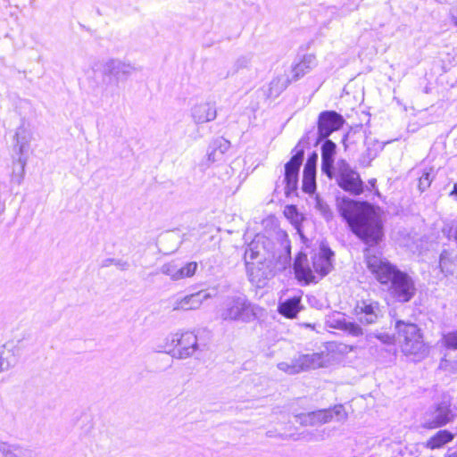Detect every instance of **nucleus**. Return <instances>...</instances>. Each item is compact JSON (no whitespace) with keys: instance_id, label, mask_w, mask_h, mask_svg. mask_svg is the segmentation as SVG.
<instances>
[{"instance_id":"obj_25","label":"nucleus","mask_w":457,"mask_h":457,"mask_svg":"<svg viewBox=\"0 0 457 457\" xmlns=\"http://www.w3.org/2000/svg\"><path fill=\"white\" fill-rule=\"evenodd\" d=\"M266 237L263 235L257 234L254 238L249 243L247 249L245 253V263L248 264V259L250 261L255 260L260 253V246L261 245L264 247V242Z\"/></svg>"},{"instance_id":"obj_2","label":"nucleus","mask_w":457,"mask_h":457,"mask_svg":"<svg viewBox=\"0 0 457 457\" xmlns=\"http://www.w3.org/2000/svg\"><path fill=\"white\" fill-rule=\"evenodd\" d=\"M364 250L367 268L378 282L387 298L395 303H410L417 295V281L412 273L401 270L386 258Z\"/></svg>"},{"instance_id":"obj_9","label":"nucleus","mask_w":457,"mask_h":457,"mask_svg":"<svg viewBox=\"0 0 457 457\" xmlns=\"http://www.w3.org/2000/svg\"><path fill=\"white\" fill-rule=\"evenodd\" d=\"M295 418L296 421L302 426H318L333 420L345 421L347 419V413L342 404H336L327 409L300 413Z\"/></svg>"},{"instance_id":"obj_26","label":"nucleus","mask_w":457,"mask_h":457,"mask_svg":"<svg viewBox=\"0 0 457 457\" xmlns=\"http://www.w3.org/2000/svg\"><path fill=\"white\" fill-rule=\"evenodd\" d=\"M366 139L365 128L362 125H358L351 128L350 130L343 136L341 143H346L347 141L350 143H357L360 141H365Z\"/></svg>"},{"instance_id":"obj_39","label":"nucleus","mask_w":457,"mask_h":457,"mask_svg":"<svg viewBox=\"0 0 457 457\" xmlns=\"http://www.w3.org/2000/svg\"><path fill=\"white\" fill-rule=\"evenodd\" d=\"M162 272L165 275L170 276L172 280H179V278H177V276L179 275V266L174 262L166 263L162 265Z\"/></svg>"},{"instance_id":"obj_35","label":"nucleus","mask_w":457,"mask_h":457,"mask_svg":"<svg viewBox=\"0 0 457 457\" xmlns=\"http://www.w3.org/2000/svg\"><path fill=\"white\" fill-rule=\"evenodd\" d=\"M442 343L446 349L457 350V330L444 334L442 337Z\"/></svg>"},{"instance_id":"obj_44","label":"nucleus","mask_w":457,"mask_h":457,"mask_svg":"<svg viewBox=\"0 0 457 457\" xmlns=\"http://www.w3.org/2000/svg\"><path fill=\"white\" fill-rule=\"evenodd\" d=\"M375 337L386 345H395V342H397L396 333L394 335H390L388 333H377L375 334Z\"/></svg>"},{"instance_id":"obj_20","label":"nucleus","mask_w":457,"mask_h":457,"mask_svg":"<svg viewBox=\"0 0 457 457\" xmlns=\"http://www.w3.org/2000/svg\"><path fill=\"white\" fill-rule=\"evenodd\" d=\"M303 309L300 296H293L280 302L278 306V312L280 315L287 319L296 318L298 312Z\"/></svg>"},{"instance_id":"obj_6","label":"nucleus","mask_w":457,"mask_h":457,"mask_svg":"<svg viewBox=\"0 0 457 457\" xmlns=\"http://www.w3.org/2000/svg\"><path fill=\"white\" fill-rule=\"evenodd\" d=\"M135 71L136 68L129 62L113 58L103 60L99 63L102 87L105 91L118 88L120 82L127 79Z\"/></svg>"},{"instance_id":"obj_42","label":"nucleus","mask_w":457,"mask_h":457,"mask_svg":"<svg viewBox=\"0 0 457 457\" xmlns=\"http://www.w3.org/2000/svg\"><path fill=\"white\" fill-rule=\"evenodd\" d=\"M438 369L450 373H455L457 372V361H451L445 356L440 360Z\"/></svg>"},{"instance_id":"obj_22","label":"nucleus","mask_w":457,"mask_h":457,"mask_svg":"<svg viewBox=\"0 0 457 457\" xmlns=\"http://www.w3.org/2000/svg\"><path fill=\"white\" fill-rule=\"evenodd\" d=\"M285 214L291 220V222L299 234L301 240L305 244L308 241V238L303 234L302 228L303 215L298 212L297 207L295 205H287L286 207Z\"/></svg>"},{"instance_id":"obj_38","label":"nucleus","mask_w":457,"mask_h":457,"mask_svg":"<svg viewBox=\"0 0 457 457\" xmlns=\"http://www.w3.org/2000/svg\"><path fill=\"white\" fill-rule=\"evenodd\" d=\"M287 86V81H281L279 79H273L270 84V96H278L282 92Z\"/></svg>"},{"instance_id":"obj_37","label":"nucleus","mask_w":457,"mask_h":457,"mask_svg":"<svg viewBox=\"0 0 457 457\" xmlns=\"http://www.w3.org/2000/svg\"><path fill=\"white\" fill-rule=\"evenodd\" d=\"M112 264L116 265L121 270H127L129 267V264L127 261H123L121 259H114V258H106V259L103 260L100 266H101V268H106Z\"/></svg>"},{"instance_id":"obj_40","label":"nucleus","mask_w":457,"mask_h":457,"mask_svg":"<svg viewBox=\"0 0 457 457\" xmlns=\"http://www.w3.org/2000/svg\"><path fill=\"white\" fill-rule=\"evenodd\" d=\"M293 155L290 158V164L302 165L304 157V149L300 147V145H296L292 151Z\"/></svg>"},{"instance_id":"obj_17","label":"nucleus","mask_w":457,"mask_h":457,"mask_svg":"<svg viewBox=\"0 0 457 457\" xmlns=\"http://www.w3.org/2000/svg\"><path fill=\"white\" fill-rule=\"evenodd\" d=\"M323 354L313 353L312 354H302L295 360L290 373H298L310 369H316L321 366Z\"/></svg>"},{"instance_id":"obj_57","label":"nucleus","mask_w":457,"mask_h":457,"mask_svg":"<svg viewBox=\"0 0 457 457\" xmlns=\"http://www.w3.org/2000/svg\"><path fill=\"white\" fill-rule=\"evenodd\" d=\"M384 145H380V147H379V148H380V151H381V150H383Z\"/></svg>"},{"instance_id":"obj_13","label":"nucleus","mask_w":457,"mask_h":457,"mask_svg":"<svg viewBox=\"0 0 457 457\" xmlns=\"http://www.w3.org/2000/svg\"><path fill=\"white\" fill-rule=\"evenodd\" d=\"M428 416L429 417L427 420L428 426L429 428H439L453 420L455 414L451 409L450 402L442 401L431 407Z\"/></svg>"},{"instance_id":"obj_5","label":"nucleus","mask_w":457,"mask_h":457,"mask_svg":"<svg viewBox=\"0 0 457 457\" xmlns=\"http://www.w3.org/2000/svg\"><path fill=\"white\" fill-rule=\"evenodd\" d=\"M207 349V342L193 331L183 333L170 334L166 337V345L158 349V352H163L170 354L177 359H186L191 357L195 352H204Z\"/></svg>"},{"instance_id":"obj_8","label":"nucleus","mask_w":457,"mask_h":457,"mask_svg":"<svg viewBox=\"0 0 457 457\" xmlns=\"http://www.w3.org/2000/svg\"><path fill=\"white\" fill-rule=\"evenodd\" d=\"M334 178L337 186L352 195H360L368 189L359 172L344 159L337 162V171Z\"/></svg>"},{"instance_id":"obj_12","label":"nucleus","mask_w":457,"mask_h":457,"mask_svg":"<svg viewBox=\"0 0 457 457\" xmlns=\"http://www.w3.org/2000/svg\"><path fill=\"white\" fill-rule=\"evenodd\" d=\"M335 253L326 240L320 244L319 253L312 257V268L320 277L327 276L334 269Z\"/></svg>"},{"instance_id":"obj_41","label":"nucleus","mask_w":457,"mask_h":457,"mask_svg":"<svg viewBox=\"0 0 457 457\" xmlns=\"http://www.w3.org/2000/svg\"><path fill=\"white\" fill-rule=\"evenodd\" d=\"M278 239L279 240L280 246L284 251L282 253L291 255V241L288 235L282 231L278 235Z\"/></svg>"},{"instance_id":"obj_29","label":"nucleus","mask_w":457,"mask_h":457,"mask_svg":"<svg viewBox=\"0 0 457 457\" xmlns=\"http://www.w3.org/2000/svg\"><path fill=\"white\" fill-rule=\"evenodd\" d=\"M315 208L327 221L333 219V212L329 205L318 195L315 197Z\"/></svg>"},{"instance_id":"obj_21","label":"nucleus","mask_w":457,"mask_h":457,"mask_svg":"<svg viewBox=\"0 0 457 457\" xmlns=\"http://www.w3.org/2000/svg\"><path fill=\"white\" fill-rule=\"evenodd\" d=\"M317 65V58L312 54L303 55L302 60L296 63L293 69V79L297 80L298 79L304 76L310 71H312Z\"/></svg>"},{"instance_id":"obj_18","label":"nucleus","mask_w":457,"mask_h":457,"mask_svg":"<svg viewBox=\"0 0 457 457\" xmlns=\"http://www.w3.org/2000/svg\"><path fill=\"white\" fill-rule=\"evenodd\" d=\"M337 145H321V172L329 179L337 174L335 171V155Z\"/></svg>"},{"instance_id":"obj_54","label":"nucleus","mask_w":457,"mask_h":457,"mask_svg":"<svg viewBox=\"0 0 457 457\" xmlns=\"http://www.w3.org/2000/svg\"><path fill=\"white\" fill-rule=\"evenodd\" d=\"M451 21L453 24L457 27V15L451 14Z\"/></svg>"},{"instance_id":"obj_36","label":"nucleus","mask_w":457,"mask_h":457,"mask_svg":"<svg viewBox=\"0 0 457 457\" xmlns=\"http://www.w3.org/2000/svg\"><path fill=\"white\" fill-rule=\"evenodd\" d=\"M345 317L344 313L337 312L332 316L329 317L327 323L330 328L343 330L345 323Z\"/></svg>"},{"instance_id":"obj_48","label":"nucleus","mask_w":457,"mask_h":457,"mask_svg":"<svg viewBox=\"0 0 457 457\" xmlns=\"http://www.w3.org/2000/svg\"><path fill=\"white\" fill-rule=\"evenodd\" d=\"M0 457H15V455L11 453V445L0 441Z\"/></svg>"},{"instance_id":"obj_27","label":"nucleus","mask_w":457,"mask_h":457,"mask_svg":"<svg viewBox=\"0 0 457 457\" xmlns=\"http://www.w3.org/2000/svg\"><path fill=\"white\" fill-rule=\"evenodd\" d=\"M16 363V357L11 349H7L6 345L0 347V372L8 370Z\"/></svg>"},{"instance_id":"obj_52","label":"nucleus","mask_w":457,"mask_h":457,"mask_svg":"<svg viewBox=\"0 0 457 457\" xmlns=\"http://www.w3.org/2000/svg\"><path fill=\"white\" fill-rule=\"evenodd\" d=\"M445 457H457V451L451 452V450H448V452L445 454Z\"/></svg>"},{"instance_id":"obj_28","label":"nucleus","mask_w":457,"mask_h":457,"mask_svg":"<svg viewBox=\"0 0 457 457\" xmlns=\"http://www.w3.org/2000/svg\"><path fill=\"white\" fill-rule=\"evenodd\" d=\"M436 178V171L433 167L424 169L419 179L418 187L420 192L426 191Z\"/></svg>"},{"instance_id":"obj_31","label":"nucleus","mask_w":457,"mask_h":457,"mask_svg":"<svg viewBox=\"0 0 457 457\" xmlns=\"http://www.w3.org/2000/svg\"><path fill=\"white\" fill-rule=\"evenodd\" d=\"M298 179H299V176H295V177L284 176V183L286 184L285 195L287 197H291L292 195H297Z\"/></svg>"},{"instance_id":"obj_49","label":"nucleus","mask_w":457,"mask_h":457,"mask_svg":"<svg viewBox=\"0 0 457 457\" xmlns=\"http://www.w3.org/2000/svg\"><path fill=\"white\" fill-rule=\"evenodd\" d=\"M249 63H250V59L247 57H245V56L238 58L236 62V64L238 68L247 67Z\"/></svg>"},{"instance_id":"obj_34","label":"nucleus","mask_w":457,"mask_h":457,"mask_svg":"<svg viewBox=\"0 0 457 457\" xmlns=\"http://www.w3.org/2000/svg\"><path fill=\"white\" fill-rule=\"evenodd\" d=\"M318 162V154L314 151L308 155L303 167V174L316 175V167Z\"/></svg>"},{"instance_id":"obj_19","label":"nucleus","mask_w":457,"mask_h":457,"mask_svg":"<svg viewBox=\"0 0 457 457\" xmlns=\"http://www.w3.org/2000/svg\"><path fill=\"white\" fill-rule=\"evenodd\" d=\"M210 297L211 295L205 290H200L177 301L173 310H195L200 307L204 300Z\"/></svg>"},{"instance_id":"obj_45","label":"nucleus","mask_w":457,"mask_h":457,"mask_svg":"<svg viewBox=\"0 0 457 457\" xmlns=\"http://www.w3.org/2000/svg\"><path fill=\"white\" fill-rule=\"evenodd\" d=\"M376 153H373L370 148H367L366 152L361 155L359 162L361 166L367 167L370 164V162L376 158Z\"/></svg>"},{"instance_id":"obj_46","label":"nucleus","mask_w":457,"mask_h":457,"mask_svg":"<svg viewBox=\"0 0 457 457\" xmlns=\"http://www.w3.org/2000/svg\"><path fill=\"white\" fill-rule=\"evenodd\" d=\"M11 453L14 454L15 457H35L31 450L22 449L17 445H11Z\"/></svg>"},{"instance_id":"obj_56","label":"nucleus","mask_w":457,"mask_h":457,"mask_svg":"<svg viewBox=\"0 0 457 457\" xmlns=\"http://www.w3.org/2000/svg\"><path fill=\"white\" fill-rule=\"evenodd\" d=\"M375 194H376L377 195H380V193H379V191H378V189H376Z\"/></svg>"},{"instance_id":"obj_43","label":"nucleus","mask_w":457,"mask_h":457,"mask_svg":"<svg viewBox=\"0 0 457 457\" xmlns=\"http://www.w3.org/2000/svg\"><path fill=\"white\" fill-rule=\"evenodd\" d=\"M276 263L278 266L279 270H285L287 268L293 266L292 256L288 254L279 253V255L277 257Z\"/></svg>"},{"instance_id":"obj_33","label":"nucleus","mask_w":457,"mask_h":457,"mask_svg":"<svg viewBox=\"0 0 457 457\" xmlns=\"http://www.w3.org/2000/svg\"><path fill=\"white\" fill-rule=\"evenodd\" d=\"M361 324L356 321L345 320L343 331L353 337H360L363 335V329L361 327Z\"/></svg>"},{"instance_id":"obj_11","label":"nucleus","mask_w":457,"mask_h":457,"mask_svg":"<svg viewBox=\"0 0 457 457\" xmlns=\"http://www.w3.org/2000/svg\"><path fill=\"white\" fill-rule=\"evenodd\" d=\"M30 145H13L12 150V172L11 175V182L21 185L24 179L25 166L28 158L31 154Z\"/></svg>"},{"instance_id":"obj_7","label":"nucleus","mask_w":457,"mask_h":457,"mask_svg":"<svg viewBox=\"0 0 457 457\" xmlns=\"http://www.w3.org/2000/svg\"><path fill=\"white\" fill-rule=\"evenodd\" d=\"M345 123L342 115L335 111H325L320 113L318 129L306 134L308 143H334L328 137L337 131Z\"/></svg>"},{"instance_id":"obj_10","label":"nucleus","mask_w":457,"mask_h":457,"mask_svg":"<svg viewBox=\"0 0 457 457\" xmlns=\"http://www.w3.org/2000/svg\"><path fill=\"white\" fill-rule=\"evenodd\" d=\"M353 314L360 324L363 326L374 325L383 318L384 306L373 298L361 297L355 301Z\"/></svg>"},{"instance_id":"obj_14","label":"nucleus","mask_w":457,"mask_h":457,"mask_svg":"<svg viewBox=\"0 0 457 457\" xmlns=\"http://www.w3.org/2000/svg\"><path fill=\"white\" fill-rule=\"evenodd\" d=\"M190 117L195 124H204L212 121L217 117L215 104L210 102H200L190 108Z\"/></svg>"},{"instance_id":"obj_23","label":"nucleus","mask_w":457,"mask_h":457,"mask_svg":"<svg viewBox=\"0 0 457 457\" xmlns=\"http://www.w3.org/2000/svg\"><path fill=\"white\" fill-rule=\"evenodd\" d=\"M453 434L446 429L437 431L426 443V446L429 449H437L443 447L445 444L451 442Z\"/></svg>"},{"instance_id":"obj_50","label":"nucleus","mask_w":457,"mask_h":457,"mask_svg":"<svg viewBox=\"0 0 457 457\" xmlns=\"http://www.w3.org/2000/svg\"><path fill=\"white\" fill-rule=\"evenodd\" d=\"M24 132L23 128L19 129L18 132L16 133L17 137V143H21V141L26 140V137L24 136H21V134Z\"/></svg>"},{"instance_id":"obj_15","label":"nucleus","mask_w":457,"mask_h":457,"mask_svg":"<svg viewBox=\"0 0 457 457\" xmlns=\"http://www.w3.org/2000/svg\"><path fill=\"white\" fill-rule=\"evenodd\" d=\"M293 270L295 278L304 284L314 282V275L308 264L307 253L301 250L294 259Z\"/></svg>"},{"instance_id":"obj_4","label":"nucleus","mask_w":457,"mask_h":457,"mask_svg":"<svg viewBox=\"0 0 457 457\" xmlns=\"http://www.w3.org/2000/svg\"><path fill=\"white\" fill-rule=\"evenodd\" d=\"M395 329L397 342L404 355L412 357L413 361H421L428 356V347L423 341L420 328L415 323L396 320Z\"/></svg>"},{"instance_id":"obj_30","label":"nucleus","mask_w":457,"mask_h":457,"mask_svg":"<svg viewBox=\"0 0 457 457\" xmlns=\"http://www.w3.org/2000/svg\"><path fill=\"white\" fill-rule=\"evenodd\" d=\"M198 269V263L196 262H188L183 266L179 267V280L193 277Z\"/></svg>"},{"instance_id":"obj_53","label":"nucleus","mask_w":457,"mask_h":457,"mask_svg":"<svg viewBox=\"0 0 457 457\" xmlns=\"http://www.w3.org/2000/svg\"><path fill=\"white\" fill-rule=\"evenodd\" d=\"M368 183L372 188L376 187L377 179H370L368 180Z\"/></svg>"},{"instance_id":"obj_24","label":"nucleus","mask_w":457,"mask_h":457,"mask_svg":"<svg viewBox=\"0 0 457 457\" xmlns=\"http://www.w3.org/2000/svg\"><path fill=\"white\" fill-rule=\"evenodd\" d=\"M229 145H219L218 147H215L211 151L208 150L206 154V158L203 160L199 164L201 170H205L211 165V163L219 161L222 157L224 153L228 151Z\"/></svg>"},{"instance_id":"obj_51","label":"nucleus","mask_w":457,"mask_h":457,"mask_svg":"<svg viewBox=\"0 0 457 457\" xmlns=\"http://www.w3.org/2000/svg\"><path fill=\"white\" fill-rule=\"evenodd\" d=\"M449 195L457 202V182L453 184V187L449 193Z\"/></svg>"},{"instance_id":"obj_55","label":"nucleus","mask_w":457,"mask_h":457,"mask_svg":"<svg viewBox=\"0 0 457 457\" xmlns=\"http://www.w3.org/2000/svg\"><path fill=\"white\" fill-rule=\"evenodd\" d=\"M284 364H285V363H283V362H282V363H279V364H278V368L282 370V369H283V368H282V366H283Z\"/></svg>"},{"instance_id":"obj_32","label":"nucleus","mask_w":457,"mask_h":457,"mask_svg":"<svg viewBox=\"0 0 457 457\" xmlns=\"http://www.w3.org/2000/svg\"><path fill=\"white\" fill-rule=\"evenodd\" d=\"M303 192L312 195L316 190V175L303 174L302 181Z\"/></svg>"},{"instance_id":"obj_1","label":"nucleus","mask_w":457,"mask_h":457,"mask_svg":"<svg viewBox=\"0 0 457 457\" xmlns=\"http://www.w3.org/2000/svg\"><path fill=\"white\" fill-rule=\"evenodd\" d=\"M337 210L349 230L369 247L379 245L385 238L380 214L368 201L348 196L337 197Z\"/></svg>"},{"instance_id":"obj_3","label":"nucleus","mask_w":457,"mask_h":457,"mask_svg":"<svg viewBox=\"0 0 457 457\" xmlns=\"http://www.w3.org/2000/svg\"><path fill=\"white\" fill-rule=\"evenodd\" d=\"M263 309L252 303L243 293L227 295L220 308V317L224 321L251 323L258 320Z\"/></svg>"},{"instance_id":"obj_47","label":"nucleus","mask_w":457,"mask_h":457,"mask_svg":"<svg viewBox=\"0 0 457 457\" xmlns=\"http://www.w3.org/2000/svg\"><path fill=\"white\" fill-rule=\"evenodd\" d=\"M301 166L298 164H290V160L285 164V174L284 176L295 177L299 176V170Z\"/></svg>"},{"instance_id":"obj_16","label":"nucleus","mask_w":457,"mask_h":457,"mask_svg":"<svg viewBox=\"0 0 457 457\" xmlns=\"http://www.w3.org/2000/svg\"><path fill=\"white\" fill-rule=\"evenodd\" d=\"M439 269L445 278L457 276V250L444 249L439 254Z\"/></svg>"}]
</instances>
